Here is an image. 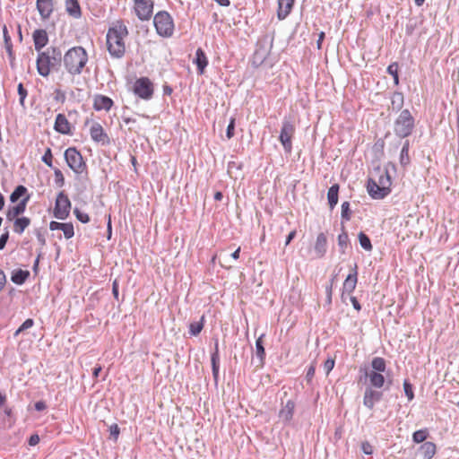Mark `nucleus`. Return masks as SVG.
I'll use <instances>...</instances> for the list:
<instances>
[{"label": "nucleus", "mask_w": 459, "mask_h": 459, "mask_svg": "<svg viewBox=\"0 0 459 459\" xmlns=\"http://www.w3.org/2000/svg\"><path fill=\"white\" fill-rule=\"evenodd\" d=\"M349 243V236L346 231L342 230L341 234L338 236V246L340 247L341 253L344 254L345 249Z\"/></svg>", "instance_id": "ea45409f"}, {"label": "nucleus", "mask_w": 459, "mask_h": 459, "mask_svg": "<svg viewBox=\"0 0 459 459\" xmlns=\"http://www.w3.org/2000/svg\"><path fill=\"white\" fill-rule=\"evenodd\" d=\"M365 375L369 378L371 386L376 388H381L384 386L385 380L382 373L366 370Z\"/></svg>", "instance_id": "4be33fe9"}, {"label": "nucleus", "mask_w": 459, "mask_h": 459, "mask_svg": "<svg viewBox=\"0 0 459 459\" xmlns=\"http://www.w3.org/2000/svg\"><path fill=\"white\" fill-rule=\"evenodd\" d=\"M410 162L409 157V141H405L401 152H400V163L403 166H406Z\"/></svg>", "instance_id": "4c0bfd02"}, {"label": "nucleus", "mask_w": 459, "mask_h": 459, "mask_svg": "<svg viewBox=\"0 0 459 459\" xmlns=\"http://www.w3.org/2000/svg\"><path fill=\"white\" fill-rule=\"evenodd\" d=\"M234 130H235V118H231L230 121V124L228 125L227 131H226V136L228 139H230L234 136Z\"/></svg>", "instance_id": "603ef678"}, {"label": "nucleus", "mask_w": 459, "mask_h": 459, "mask_svg": "<svg viewBox=\"0 0 459 459\" xmlns=\"http://www.w3.org/2000/svg\"><path fill=\"white\" fill-rule=\"evenodd\" d=\"M358 237L361 247L366 251H371L373 247L369 238L364 232H359Z\"/></svg>", "instance_id": "58836bf2"}, {"label": "nucleus", "mask_w": 459, "mask_h": 459, "mask_svg": "<svg viewBox=\"0 0 459 459\" xmlns=\"http://www.w3.org/2000/svg\"><path fill=\"white\" fill-rule=\"evenodd\" d=\"M62 62V52L58 48L49 47L45 51L39 52L37 58L38 73L47 77L49 75L51 69L59 66Z\"/></svg>", "instance_id": "f03ea898"}, {"label": "nucleus", "mask_w": 459, "mask_h": 459, "mask_svg": "<svg viewBox=\"0 0 459 459\" xmlns=\"http://www.w3.org/2000/svg\"><path fill=\"white\" fill-rule=\"evenodd\" d=\"M295 236H296V230L290 231L286 238L285 246H288L290 243V241L295 238Z\"/></svg>", "instance_id": "774afa93"}, {"label": "nucleus", "mask_w": 459, "mask_h": 459, "mask_svg": "<svg viewBox=\"0 0 459 459\" xmlns=\"http://www.w3.org/2000/svg\"><path fill=\"white\" fill-rule=\"evenodd\" d=\"M128 30L122 22H117L107 32V48L114 58H122L126 53L125 39Z\"/></svg>", "instance_id": "f257e3e1"}, {"label": "nucleus", "mask_w": 459, "mask_h": 459, "mask_svg": "<svg viewBox=\"0 0 459 459\" xmlns=\"http://www.w3.org/2000/svg\"><path fill=\"white\" fill-rule=\"evenodd\" d=\"M134 9L137 17L142 21L151 18L153 11V3L151 0H134Z\"/></svg>", "instance_id": "9d476101"}, {"label": "nucleus", "mask_w": 459, "mask_h": 459, "mask_svg": "<svg viewBox=\"0 0 459 459\" xmlns=\"http://www.w3.org/2000/svg\"><path fill=\"white\" fill-rule=\"evenodd\" d=\"M351 209H350V203L349 202H343L342 204V213H341V216H342V221H350L351 220Z\"/></svg>", "instance_id": "a18cd8bd"}, {"label": "nucleus", "mask_w": 459, "mask_h": 459, "mask_svg": "<svg viewBox=\"0 0 459 459\" xmlns=\"http://www.w3.org/2000/svg\"><path fill=\"white\" fill-rule=\"evenodd\" d=\"M377 182L382 186L383 192H391V177L389 176L387 170L382 171L379 175Z\"/></svg>", "instance_id": "c756f323"}, {"label": "nucleus", "mask_w": 459, "mask_h": 459, "mask_svg": "<svg viewBox=\"0 0 459 459\" xmlns=\"http://www.w3.org/2000/svg\"><path fill=\"white\" fill-rule=\"evenodd\" d=\"M429 436V432L427 429H420L413 433L412 440L415 443H422L424 442Z\"/></svg>", "instance_id": "79ce46f5"}, {"label": "nucleus", "mask_w": 459, "mask_h": 459, "mask_svg": "<svg viewBox=\"0 0 459 459\" xmlns=\"http://www.w3.org/2000/svg\"><path fill=\"white\" fill-rule=\"evenodd\" d=\"M29 276V271L19 269L13 272L11 280L15 284L22 285L26 281Z\"/></svg>", "instance_id": "2f4dec72"}, {"label": "nucleus", "mask_w": 459, "mask_h": 459, "mask_svg": "<svg viewBox=\"0 0 459 459\" xmlns=\"http://www.w3.org/2000/svg\"><path fill=\"white\" fill-rule=\"evenodd\" d=\"M54 175H55V182L56 184L62 187L65 185V178L62 173V171L59 169H54Z\"/></svg>", "instance_id": "de8ad7c7"}, {"label": "nucleus", "mask_w": 459, "mask_h": 459, "mask_svg": "<svg viewBox=\"0 0 459 459\" xmlns=\"http://www.w3.org/2000/svg\"><path fill=\"white\" fill-rule=\"evenodd\" d=\"M35 409L39 411H43L46 409V403L43 401H39L35 403Z\"/></svg>", "instance_id": "69168bd1"}, {"label": "nucleus", "mask_w": 459, "mask_h": 459, "mask_svg": "<svg viewBox=\"0 0 459 459\" xmlns=\"http://www.w3.org/2000/svg\"><path fill=\"white\" fill-rule=\"evenodd\" d=\"M29 200L30 195H28L24 198H22L16 205L9 207L6 212L7 221H12L15 218H19V216L24 212Z\"/></svg>", "instance_id": "f8f14e48"}, {"label": "nucleus", "mask_w": 459, "mask_h": 459, "mask_svg": "<svg viewBox=\"0 0 459 459\" xmlns=\"http://www.w3.org/2000/svg\"><path fill=\"white\" fill-rule=\"evenodd\" d=\"M339 185L333 184L327 192V200L330 208L333 210L338 203Z\"/></svg>", "instance_id": "7c9ffc66"}, {"label": "nucleus", "mask_w": 459, "mask_h": 459, "mask_svg": "<svg viewBox=\"0 0 459 459\" xmlns=\"http://www.w3.org/2000/svg\"><path fill=\"white\" fill-rule=\"evenodd\" d=\"M357 280V264H355L354 272L350 273L343 282L342 297L344 296V293L351 294L355 290Z\"/></svg>", "instance_id": "412c9836"}, {"label": "nucleus", "mask_w": 459, "mask_h": 459, "mask_svg": "<svg viewBox=\"0 0 459 459\" xmlns=\"http://www.w3.org/2000/svg\"><path fill=\"white\" fill-rule=\"evenodd\" d=\"M65 9L68 14L74 18L82 16V10L77 0H65Z\"/></svg>", "instance_id": "393cba45"}, {"label": "nucleus", "mask_w": 459, "mask_h": 459, "mask_svg": "<svg viewBox=\"0 0 459 459\" xmlns=\"http://www.w3.org/2000/svg\"><path fill=\"white\" fill-rule=\"evenodd\" d=\"M333 367H334V359H327L324 364V369L325 371V374L328 375L330 373V371L333 368Z\"/></svg>", "instance_id": "5fc2aeb1"}, {"label": "nucleus", "mask_w": 459, "mask_h": 459, "mask_svg": "<svg viewBox=\"0 0 459 459\" xmlns=\"http://www.w3.org/2000/svg\"><path fill=\"white\" fill-rule=\"evenodd\" d=\"M37 239L39 242V244L43 247L46 245V238L43 234H41L39 231L37 232Z\"/></svg>", "instance_id": "338daca9"}, {"label": "nucleus", "mask_w": 459, "mask_h": 459, "mask_svg": "<svg viewBox=\"0 0 459 459\" xmlns=\"http://www.w3.org/2000/svg\"><path fill=\"white\" fill-rule=\"evenodd\" d=\"M264 336V334H261L255 341V355L258 359V364L256 365L257 367H262L264 365L265 357V351L263 342Z\"/></svg>", "instance_id": "cd10ccee"}, {"label": "nucleus", "mask_w": 459, "mask_h": 459, "mask_svg": "<svg viewBox=\"0 0 459 459\" xmlns=\"http://www.w3.org/2000/svg\"><path fill=\"white\" fill-rule=\"evenodd\" d=\"M134 92L143 100H150L153 94L152 83L147 77L137 79L134 85Z\"/></svg>", "instance_id": "1a4fd4ad"}, {"label": "nucleus", "mask_w": 459, "mask_h": 459, "mask_svg": "<svg viewBox=\"0 0 459 459\" xmlns=\"http://www.w3.org/2000/svg\"><path fill=\"white\" fill-rule=\"evenodd\" d=\"M315 371H316V368L314 365H311L308 368H307V375H306V378L310 381L312 379V377H314L315 375Z\"/></svg>", "instance_id": "680f3d73"}, {"label": "nucleus", "mask_w": 459, "mask_h": 459, "mask_svg": "<svg viewBox=\"0 0 459 459\" xmlns=\"http://www.w3.org/2000/svg\"><path fill=\"white\" fill-rule=\"evenodd\" d=\"M54 99L63 103L65 100V94L61 90H56Z\"/></svg>", "instance_id": "bf43d9fd"}, {"label": "nucleus", "mask_w": 459, "mask_h": 459, "mask_svg": "<svg viewBox=\"0 0 459 459\" xmlns=\"http://www.w3.org/2000/svg\"><path fill=\"white\" fill-rule=\"evenodd\" d=\"M295 134V126L290 117H285L279 135V141L286 152L290 153L292 150V137Z\"/></svg>", "instance_id": "423d86ee"}, {"label": "nucleus", "mask_w": 459, "mask_h": 459, "mask_svg": "<svg viewBox=\"0 0 459 459\" xmlns=\"http://www.w3.org/2000/svg\"><path fill=\"white\" fill-rule=\"evenodd\" d=\"M414 128V118L410 110L403 109L394 121V131L400 138L409 136Z\"/></svg>", "instance_id": "20e7f679"}, {"label": "nucleus", "mask_w": 459, "mask_h": 459, "mask_svg": "<svg viewBox=\"0 0 459 459\" xmlns=\"http://www.w3.org/2000/svg\"><path fill=\"white\" fill-rule=\"evenodd\" d=\"M333 281L332 280L330 281L329 284L326 285L325 287V292H326V296H327V302L330 304L331 301H332V293H333Z\"/></svg>", "instance_id": "13d9d810"}, {"label": "nucleus", "mask_w": 459, "mask_h": 459, "mask_svg": "<svg viewBox=\"0 0 459 459\" xmlns=\"http://www.w3.org/2000/svg\"><path fill=\"white\" fill-rule=\"evenodd\" d=\"M295 409V403L288 400L279 411V418L284 423H289L292 420Z\"/></svg>", "instance_id": "dca6fc26"}, {"label": "nucleus", "mask_w": 459, "mask_h": 459, "mask_svg": "<svg viewBox=\"0 0 459 459\" xmlns=\"http://www.w3.org/2000/svg\"><path fill=\"white\" fill-rule=\"evenodd\" d=\"M91 137L97 143H108V134L104 132L102 126L99 123H93L90 129Z\"/></svg>", "instance_id": "2eb2a0df"}, {"label": "nucleus", "mask_w": 459, "mask_h": 459, "mask_svg": "<svg viewBox=\"0 0 459 459\" xmlns=\"http://www.w3.org/2000/svg\"><path fill=\"white\" fill-rule=\"evenodd\" d=\"M34 325V321L31 319V318H28L26 319L22 324V325L16 330V332L14 333V336H17L19 333H21L22 332L32 327Z\"/></svg>", "instance_id": "49530a36"}, {"label": "nucleus", "mask_w": 459, "mask_h": 459, "mask_svg": "<svg viewBox=\"0 0 459 459\" xmlns=\"http://www.w3.org/2000/svg\"><path fill=\"white\" fill-rule=\"evenodd\" d=\"M195 63L197 66L198 73L200 74H204V68L208 65V60H207V57H206L204 52L200 48H197V50L195 52Z\"/></svg>", "instance_id": "bb28decb"}, {"label": "nucleus", "mask_w": 459, "mask_h": 459, "mask_svg": "<svg viewBox=\"0 0 459 459\" xmlns=\"http://www.w3.org/2000/svg\"><path fill=\"white\" fill-rule=\"evenodd\" d=\"M156 31L162 37H170L173 33L174 23L167 12H159L153 19Z\"/></svg>", "instance_id": "39448f33"}, {"label": "nucleus", "mask_w": 459, "mask_h": 459, "mask_svg": "<svg viewBox=\"0 0 459 459\" xmlns=\"http://www.w3.org/2000/svg\"><path fill=\"white\" fill-rule=\"evenodd\" d=\"M350 299H351V303H352L353 307H354L357 311H359V310L361 309V307H360V305H359V303L358 299H357L355 297H353V296H351Z\"/></svg>", "instance_id": "0e129e2a"}, {"label": "nucleus", "mask_w": 459, "mask_h": 459, "mask_svg": "<svg viewBox=\"0 0 459 459\" xmlns=\"http://www.w3.org/2000/svg\"><path fill=\"white\" fill-rule=\"evenodd\" d=\"M403 390L408 400L411 401L414 398V394L412 390V385L407 380L403 382Z\"/></svg>", "instance_id": "3c124183"}, {"label": "nucleus", "mask_w": 459, "mask_h": 459, "mask_svg": "<svg viewBox=\"0 0 459 459\" xmlns=\"http://www.w3.org/2000/svg\"><path fill=\"white\" fill-rule=\"evenodd\" d=\"M382 396V392L374 390L372 387H367L364 393L363 404L369 410H372L375 403L381 401Z\"/></svg>", "instance_id": "9b49d317"}, {"label": "nucleus", "mask_w": 459, "mask_h": 459, "mask_svg": "<svg viewBox=\"0 0 459 459\" xmlns=\"http://www.w3.org/2000/svg\"><path fill=\"white\" fill-rule=\"evenodd\" d=\"M30 224V220L27 217L15 218L13 220V230L17 234H22Z\"/></svg>", "instance_id": "473e14b6"}, {"label": "nucleus", "mask_w": 459, "mask_h": 459, "mask_svg": "<svg viewBox=\"0 0 459 459\" xmlns=\"http://www.w3.org/2000/svg\"><path fill=\"white\" fill-rule=\"evenodd\" d=\"M204 316H203L199 321L192 322L189 325V333L193 336L198 335L204 328Z\"/></svg>", "instance_id": "e433bc0d"}, {"label": "nucleus", "mask_w": 459, "mask_h": 459, "mask_svg": "<svg viewBox=\"0 0 459 459\" xmlns=\"http://www.w3.org/2000/svg\"><path fill=\"white\" fill-rule=\"evenodd\" d=\"M54 128L56 132L63 134H71L70 123L68 122L65 116L63 114H58L56 116Z\"/></svg>", "instance_id": "aec40b11"}, {"label": "nucleus", "mask_w": 459, "mask_h": 459, "mask_svg": "<svg viewBox=\"0 0 459 459\" xmlns=\"http://www.w3.org/2000/svg\"><path fill=\"white\" fill-rule=\"evenodd\" d=\"M35 49L39 52L48 44V37L45 30H36L32 35Z\"/></svg>", "instance_id": "f3484780"}, {"label": "nucleus", "mask_w": 459, "mask_h": 459, "mask_svg": "<svg viewBox=\"0 0 459 459\" xmlns=\"http://www.w3.org/2000/svg\"><path fill=\"white\" fill-rule=\"evenodd\" d=\"M361 450L365 455L373 454V446L368 441L362 442Z\"/></svg>", "instance_id": "6e6d98bb"}, {"label": "nucleus", "mask_w": 459, "mask_h": 459, "mask_svg": "<svg viewBox=\"0 0 459 459\" xmlns=\"http://www.w3.org/2000/svg\"><path fill=\"white\" fill-rule=\"evenodd\" d=\"M26 195H28L27 188L24 186L20 185V186H16L15 189L11 194L10 201L12 203H17L20 198H22V197L24 198Z\"/></svg>", "instance_id": "72a5a7b5"}, {"label": "nucleus", "mask_w": 459, "mask_h": 459, "mask_svg": "<svg viewBox=\"0 0 459 459\" xmlns=\"http://www.w3.org/2000/svg\"><path fill=\"white\" fill-rule=\"evenodd\" d=\"M37 9L43 20L50 17L54 10L53 0H37Z\"/></svg>", "instance_id": "a211bd4d"}, {"label": "nucleus", "mask_w": 459, "mask_h": 459, "mask_svg": "<svg viewBox=\"0 0 459 459\" xmlns=\"http://www.w3.org/2000/svg\"><path fill=\"white\" fill-rule=\"evenodd\" d=\"M39 442V437L37 434L31 435L29 438V445L31 446L38 445Z\"/></svg>", "instance_id": "052dcab7"}, {"label": "nucleus", "mask_w": 459, "mask_h": 459, "mask_svg": "<svg viewBox=\"0 0 459 459\" xmlns=\"http://www.w3.org/2000/svg\"><path fill=\"white\" fill-rule=\"evenodd\" d=\"M66 71L72 74H80L88 61V55L82 47H74L66 51L63 57Z\"/></svg>", "instance_id": "7ed1b4c3"}, {"label": "nucleus", "mask_w": 459, "mask_h": 459, "mask_svg": "<svg viewBox=\"0 0 459 459\" xmlns=\"http://www.w3.org/2000/svg\"><path fill=\"white\" fill-rule=\"evenodd\" d=\"M387 73L394 77V84L397 85L399 83L397 63H393V64L389 65L387 67Z\"/></svg>", "instance_id": "c03bdc74"}, {"label": "nucleus", "mask_w": 459, "mask_h": 459, "mask_svg": "<svg viewBox=\"0 0 459 459\" xmlns=\"http://www.w3.org/2000/svg\"><path fill=\"white\" fill-rule=\"evenodd\" d=\"M294 0H278V18L285 19L290 13Z\"/></svg>", "instance_id": "5701e85b"}, {"label": "nucleus", "mask_w": 459, "mask_h": 459, "mask_svg": "<svg viewBox=\"0 0 459 459\" xmlns=\"http://www.w3.org/2000/svg\"><path fill=\"white\" fill-rule=\"evenodd\" d=\"M314 250L317 258H322L325 255L327 250V238L325 233L321 232L317 235Z\"/></svg>", "instance_id": "6ab92c4d"}, {"label": "nucleus", "mask_w": 459, "mask_h": 459, "mask_svg": "<svg viewBox=\"0 0 459 459\" xmlns=\"http://www.w3.org/2000/svg\"><path fill=\"white\" fill-rule=\"evenodd\" d=\"M65 160L75 174H82L86 169L87 166L82 154L74 147L65 150Z\"/></svg>", "instance_id": "0eeeda50"}, {"label": "nucleus", "mask_w": 459, "mask_h": 459, "mask_svg": "<svg viewBox=\"0 0 459 459\" xmlns=\"http://www.w3.org/2000/svg\"><path fill=\"white\" fill-rule=\"evenodd\" d=\"M393 110H400L403 106V95L401 92H394L391 98Z\"/></svg>", "instance_id": "c9c22d12"}, {"label": "nucleus", "mask_w": 459, "mask_h": 459, "mask_svg": "<svg viewBox=\"0 0 459 459\" xmlns=\"http://www.w3.org/2000/svg\"><path fill=\"white\" fill-rule=\"evenodd\" d=\"M423 459H432L437 452L436 445L433 442H425L420 447Z\"/></svg>", "instance_id": "a878e982"}, {"label": "nucleus", "mask_w": 459, "mask_h": 459, "mask_svg": "<svg viewBox=\"0 0 459 459\" xmlns=\"http://www.w3.org/2000/svg\"><path fill=\"white\" fill-rule=\"evenodd\" d=\"M49 229L50 230H62L66 239L73 238L74 235V226L72 223H62L52 221L49 223Z\"/></svg>", "instance_id": "4468645a"}, {"label": "nucleus", "mask_w": 459, "mask_h": 459, "mask_svg": "<svg viewBox=\"0 0 459 459\" xmlns=\"http://www.w3.org/2000/svg\"><path fill=\"white\" fill-rule=\"evenodd\" d=\"M17 91H18V95H19V102H20V105L25 108V99L28 95V91L27 90L24 88L23 84L22 82H20L18 84V87H17Z\"/></svg>", "instance_id": "37998d69"}, {"label": "nucleus", "mask_w": 459, "mask_h": 459, "mask_svg": "<svg viewBox=\"0 0 459 459\" xmlns=\"http://www.w3.org/2000/svg\"><path fill=\"white\" fill-rule=\"evenodd\" d=\"M74 213L78 221L82 223H87L90 221V217L87 213L81 212L78 208H75Z\"/></svg>", "instance_id": "8fccbe9b"}, {"label": "nucleus", "mask_w": 459, "mask_h": 459, "mask_svg": "<svg viewBox=\"0 0 459 459\" xmlns=\"http://www.w3.org/2000/svg\"><path fill=\"white\" fill-rule=\"evenodd\" d=\"M112 293L116 299H118V282L115 280L112 283Z\"/></svg>", "instance_id": "e2e57ef3"}, {"label": "nucleus", "mask_w": 459, "mask_h": 459, "mask_svg": "<svg viewBox=\"0 0 459 459\" xmlns=\"http://www.w3.org/2000/svg\"><path fill=\"white\" fill-rule=\"evenodd\" d=\"M113 105V101L110 98L103 96V95H98L94 99V104L93 107L96 110H109L110 108Z\"/></svg>", "instance_id": "b1692460"}, {"label": "nucleus", "mask_w": 459, "mask_h": 459, "mask_svg": "<svg viewBox=\"0 0 459 459\" xmlns=\"http://www.w3.org/2000/svg\"><path fill=\"white\" fill-rule=\"evenodd\" d=\"M211 362H212V376H213L215 383H217L218 376H219V365H220V356H219V349H218L217 342L215 344V350L212 353V356H211Z\"/></svg>", "instance_id": "c85d7f7f"}, {"label": "nucleus", "mask_w": 459, "mask_h": 459, "mask_svg": "<svg viewBox=\"0 0 459 459\" xmlns=\"http://www.w3.org/2000/svg\"><path fill=\"white\" fill-rule=\"evenodd\" d=\"M3 33H4V45H5L6 51L8 53L9 57L13 58L12 40H11V37L9 36L7 29H6L5 26L4 27Z\"/></svg>", "instance_id": "a19ab883"}, {"label": "nucleus", "mask_w": 459, "mask_h": 459, "mask_svg": "<svg viewBox=\"0 0 459 459\" xmlns=\"http://www.w3.org/2000/svg\"><path fill=\"white\" fill-rule=\"evenodd\" d=\"M8 238H9V232H8V230H6L0 237V250H3L5 247Z\"/></svg>", "instance_id": "4d7b16f0"}, {"label": "nucleus", "mask_w": 459, "mask_h": 459, "mask_svg": "<svg viewBox=\"0 0 459 459\" xmlns=\"http://www.w3.org/2000/svg\"><path fill=\"white\" fill-rule=\"evenodd\" d=\"M367 190H368V195L373 199H377V200L383 199L390 194V192H383L382 186H380V185L377 182V180L372 178H370L368 180Z\"/></svg>", "instance_id": "ddd939ff"}, {"label": "nucleus", "mask_w": 459, "mask_h": 459, "mask_svg": "<svg viewBox=\"0 0 459 459\" xmlns=\"http://www.w3.org/2000/svg\"><path fill=\"white\" fill-rule=\"evenodd\" d=\"M371 368L372 369L370 371H376L379 373L385 372L386 369V362L381 357H375L371 361Z\"/></svg>", "instance_id": "f704fd0d"}, {"label": "nucleus", "mask_w": 459, "mask_h": 459, "mask_svg": "<svg viewBox=\"0 0 459 459\" xmlns=\"http://www.w3.org/2000/svg\"><path fill=\"white\" fill-rule=\"evenodd\" d=\"M109 432H110V436L113 437V439L115 441H117V438H118L119 433H120V429H119L118 425L117 424H112L109 427Z\"/></svg>", "instance_id": "864d4df0"}, {"label": "nucleus", "mask_w": 459, "mask_h": 459, "mask_svg": "<svg viewBox=\"0 0 459 459\" xmlns=\"http://www.w3.org/2000/svg\"><path fill=\"white\" fill-rule=\"evenodd\" d=\"M71 202L68 196L60 192L56 199V205L54 208V216L58 220H65L70 213Z\"/></svg>", "instance_id": "6e6552de"}, {"label": "nucleus", "mask_w": 459, "mask_h": 459, "mask_svg": "<svg viewBox=\"0 0 459 459\" xmlns=\"http://www.w3.org/2000/svg\"><path fill=\"white\" fill-rule=\"evenodd\" d=\"M52 159H53V155H52L51 149L47 148L41 160L48 167L52 168L53 167Z\"/></svg>", "instance_id": "09e8293b"}]
</instances>
